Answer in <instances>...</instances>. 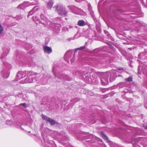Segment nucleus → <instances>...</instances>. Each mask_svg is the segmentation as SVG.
I'll list each match as a JSON object with an SVG mask.
<instances>
[{
	"instance_id": "1",
	"label": "nucleus",
	"mask_w": 147,
	"mask_h": 147,
	"mask_svg": "<svg viewBox=\"0 0 147 147\" xmlns=\"http://www.w3.org/2000/svg\"><path fill=\"white\" fill-rule=\"evenodd\" d=\"M27 75V77L24 80L23 83H31L37 80L34 78H35L36 76H39V74H37L33 71H20L18 72L16 76V79L17 81L20 80L22 78L25 77Z\"/></svg>"
},
{
	"instance_id": "2",
	"label": "nucleus",
	"mask_w": 147,
	"mask_h": 147,
	"mask_svg": "<svg viewBox=\"0 0 147 147\" xmlns=\"http://www.w3.org/2000/svg\"><path fill=\"white\" fill-rule=\"evenodd\" d=\"M102 77L101 81L102 84L103 85H107L108 83V78L109 77V80L110 82L114 80L117 77L116 71L112 70L110 71L106 72L101 74Z\"/></svg>"
},
{
	"instance_id": "3",
	"label": "nucleus",
	"mask_w": 147,
	"mask_h": 147,
	"mask_svg": "<svg viewBox=\"0 0 147 147\" xmlns=\"http://www.w3.org/2000/svg\"><path fill=\"white\" fill-rule=\"evenodd\" d=\"M40 18L43 22L41 21L36 16H33L32 18V19L36 24L39 23L41 24L42 25L47 28L50 25V24H51V22L48 20L43 14H42L40 15Z\"/></svg>"
},
{
	"instance_id": "4",
	"label": "nucleus",
	"mask_w": 147,
	"mask_h": 147,
	"mask_svg": "<svg viewBox=\"0 0 147 147\" xmlns=\"http://www.w3.org/2000/svg\"><path fill=\"white\" fill-rule=\"evenodd\" d=\"M67 7L71 11L75 14L85 16L86 13L82 10L78 8L75 6L73 5H69Z\"/></svg>"
},
{
	"instance_id": "5",
	"label": "nucleus",
	"mask_w": 147,
	"mask_h": 147,
	"mask_svg": "<svg viewBox=\"0 0 147 147\" xmlns=\"http://www.w3.org/2000/svg\"><path fill=\"white\" fill-rule=\"evenodd\" d=\"M55 10L59 15L62 16H65L68 13V11L66 10L65 7L61 5H58L54 7Z\"/></svg>"
},
{
	"instance_id": "6",
	"label": "nucleus",
	"mask_w": 147,
	"mask_h": 147,
	"mask_svg": "<svg viewBox=\"0 0 147 147\" xmlns=\"http://www.w3.org/2000/svg\"><path fill=\"white\" fill-rule=\"evenodd\" d=\"M51 30L56 32H59L61 29V26L59 24L57 25L56 24L51 22V24L48 27Z\"/></svg>"
},
{
	"instance_id": "7",
	"label": "nucleus",
	"mask_w": 147,
	"mask_h": 147,
	"mask_svg": "<svg viewBox=\"0 0 147 147\" xmlns=\"http://www.w3.org/2000/svg\"><path fill=\"white\" fill-rule=\"evenodd\" d=\"M72 54V52L71 51L68 50L65 54L64 58L65 61L67 63L69 62V59Z\"/></svg>"
},
{
	"instance_id": "8",
	"label": "nucleus",
	"mask_w": 147,
	"mask_h": 147,
	"mask_svg": "<svg viewBox=\"0 0 147 147\" xmlns=\"http://www.w3.org/2000/svg\"><path fill=\"white\" fill-rule=\"evenodd\" d=\"M58 75L59 76V79H58V80H57L58 82L60 81V80H61V79H64L65 80L68 81H70L71 80V78L67 75L60 74H58Z\"/></svg>"
},
{
	"instance_id": "9",
	"label": "nucleus",
	"mask_w": 147,
	"mask_h": 147,
	"mask_svg": "<svg viewBox=\"0 0 147 147\" xmlns=\"http://www.w3.org/2000/svg\"><path fill=\"white\" fill-rule=\"evenodd\" d=\"M42 118L44 120L47 121V122L50 123L51 125H53L55 124V122L54 121V120L45 115H43L42 117Z\"/></svg>"
},
{
	"instance_id": "10",
	"label": "nucleus",
	"mask_w": 147,
	"mask_h": 147,
	"mask_svg": "<svg viewBox=\"0 0 147 147\" xmlns=\"http://www.w3.org/2000/svg\"><path fill=\"white\" fill-rule=\"evenodd\" d=\"M9 50L8 48H6L4 50H3V53L1 56L0 57V59H2L5 57H6L9 52Z\"/></svg>"
},
{
	"instance_id": "11",
	"label": "nucleus",
	"mask_w": 147,
	"mask_h": 147,
	"mask_svg": "<svg viewBox=\"0 0 147 147\" xmlns=\"http://www.w3.org/2000/svg\"><path fill=\"white\" fill-rule=\"evenodd\" d=\"M43 50L45 53H47L48 54L51 53L52 52L51 48L48 46H44L43 47Z\"/></svg>"
},
{
	"instance_id": "12",
	"label": "nucleus",
	"mask_w": 147,
	"mask_h": 147,
	"mask_svg": "<svg viewBox=\"0 0 147 147\" xmlns=\"http://www.w3.org/2000/svg\"><path fill=\"white\" fill-rule=\"evenodd\" d=\"M22 45L27 50H29L32 47V46L31 44L28 43L26 42H24L22 43Z\"/></svg>"
},
{
	"instance_id": "13",
	"label": "nucleus",
	"mask_w": 147,
	"mask_h": 147,
	"mask_svg": "<svg viewBox=\"0 0 147 147\" xmlns=\"http://www.w3.org/2000/svg\"><path fill=\"white\" fill-rule=\"evenodd\" d=\"M87 24V23L82 20H79L77 23V25L80 26H83Z\"/></svg>"
},
{
	"instance_id": "14",
	"label": "nucleus",
	"mask_w": 147,
	"mask_h": 147,
	"mask_svg": "<svg viewBox=\"0 0 147 147\" xmlns=\"http://www.w3.org/2000/svg\"><path fill=\"white\" fill-rule=\"evenodd\" d=\"M59 67H57V65L53 66V73L55 77V78H57V74L56 73L57 70H58Z\"/></svg>"
},
{
	"instance_id": "15",
	"label": "nucleus",
	"mask_w": 147,
	"mask_h": 147,
	"mask_svg": "<svg viewBox=\"0 0 147 147\" xmlns=\"http://www.w3.org/2000/svg\"><path fill=\"white\" fill-rule=\"evenodd\" d=\"M53 4L52 0H50L48 1L47 4V7L48 9H51L53 6Z\"/></svg>"
},
{
	"instance_id": "16",
	"label": "nucleus",
	"mask_w": 147,
	"mask_h": 147,
	"mask_svg": "<svg viewBox=\"0 0 147 147\" xmlns=\"http://www.w3.org/2000/svg\"><path fill=\"white\" fill-rule=\"evenodd\" d=\"M44 141L46 146L47 145V146H48L49 147H50L51 145L50 144L51 143V142H53L52 141H49V140H44Z\"/></svg>"
},
{
	"instance_id": "17",
	"label": "nucleus",
	"mask_w": 147,
	"mask_h": 147,
	"mask_svg": "<svg viewBox=\"0 0 147 147\" xmlns=\"http://www.w3.org/2000/svg\"><path fill=\"white\" fill-rule=\"evenodd\" d=\"M36 7H34L33 9L28 13V17L29 16H31L34 13H35V11H34V10L35 9V8Z\"/></svg>"
},
{
	"instance_id": "18",
	"label": "nucleus",
	"mask_w": 147,
	"mask_h": 147,
	"mask_svg": "<svg viewBox=\"0 0 147 147\" xmlns=\"http://www.w3.org/2000/svg\"><path fill=\"white\" fill-rule=\"evenodd\" d=\"M136 141L135 142L132 141V145L134 147H138L139 146L138 145V142L137 140H136V139L135 140Z\"/></svg>"
},
{
	"instance_id": "19",
	"label": "nucleus",
	"mask_w": 147,
	"mask_h": 147,
	"mask_svg": "<svg viewBox=\"0 0 147 147\" xmlns=\"http://www.w3.org/2000/svg\"><path fill=\"white\" fill-rule=\"evenodd\" d=\"M3 64L6 66L7 69H10L11 67V65L8 63H7L6 64H5V63H3Z\"/></svg>"
},
{
	"instance_id": "20",
	"label": "nucleus",
	"mask_w": 147,
	"mask_h": 147,
	"mask_svg": "<svg viewBox=\"0 0 147 147\" xmlns=\"http://www.w3.org/2000/svg\"><path fill=\"white\" fill-rule=\"evenodd\" d=\"M9 73L8 71H7V73L5 74L3 76V77L5 78H7L9 77Z\"/></svg>"
},
{
	"instance_id": "21",
	"label": "nucleus",
	"mask_w": 147,
	"mask_h": 147,
	"mask_svg": "<svg viewBox=\"0 0 147 147\" xmlns=\"http://www.w3.org/2000/svg\"><path fill=\"white\" fill-rule=\"evenodd\" d=\"M6 123L8 125L12 126L13 122L11 120H8L6 121Z\"/></svg>"
},
{
	"instance_id": "22",
	"label": "nucleus",
	"mask_w": 147,
	"mask_h": 147,
	"mask_svg": "<svg viewBox=\"0 0 147 147\" xmlns=\"http://www.w3.org/2000/svg\"><path fill=\"white\" fill-rule=\"evenodd\" d=\"M85 47V46H83L81 47H80L77 48L75 49V53H76V52H77V51L78 50H82L84 49Z\"/></svg>"
},
{
	"instance_id": "23",
	"label": "nucleus",
	"mask_w": 147,
	"mask_h": 147,
	"mask_svg": "<svg viewBox=\"0 0 147 147\" xmlns=\"http://www.w3.org/2000/svg\"><path fill=\"white\" fill-rule=\"evenodd\" d=\"M88 9L89 10V11L90 13V14L92 16L93 15V13L92 10V7H88Z\"/></svg>"
},
{
	"instance_id": "24",
	"label": "nucleus",
	"mask_w": 147,
	"mask_h": 147,
	"mask_svg": "<svg viewBox=\"0 0 147 147\" xmlns=\"http://www.w3.org/2000/svg\"><path fill=\"white\" fill-rule=\"evenodd\" d=\"M126 80L127 81L131 82L132 81V78L131 77H129L128 78L126 79Z\"/></svg>"
},
{
	"instance_id": "25",
	"label": "nucleus",
	"mask_w": 147,
	"mask_h": 147,
	"mask_svg": "<svg viewBox=\"0 0 147 147\" xmlns=\"http://www.w3.org/2000/svg\"><path fill=\"white\" fill-rule=\"evenodd\" d=\"M144 53H140L138 55V56L139 57V58L140 59H142V57H141L142 56H143L144 55Z\"/></svg>"
},
{
	"instance_id": "26",
	"label": "nucleus",
	"mask_w": 147,
	"mask_h": 147,
	"mask_svg": "<svg viewBox=\"0 0 147 147\" xmlns=\"http://www.w3.org/2000/svg\"><path fill=\"white\" fill-rule=\"evenodd\" d=\"M78 100V99L77 98H75L74 99L72 100L71 101V102H74V103H75L76 102H77Z\"/></svg>"
},
{
	"instance_id": "27",
	"label": "nucleus",
	"mask_w": 147,
	"mask_h": 147,
	"mask_svg": "<svg viewBox=\"0 0 147 147\" xmlns=\"http://www.w3.org/2000/svg\"><path fill=\"white\" fill-rule=\"evenodd\" d=\"M17 18L18 20L21 19L22 18V16L21 15H18L17 16Z\"/></svg>"
},
{
	"instance_id": "28",
	"label": "nucleus",
	"mask_w": 147,
	"mask_h": 147,
	"mask_svg": "<svg viewBox=\"0 0 147 147\" xmlns=\"http://www.w3.org/2000/svg\"><path fill=\"white\" fill-rule=\"evenodd\" d=\"M102 136H103V138L104 139L106 140H108V139L107 136L105 134H103Z\"/></svg>"
},
{
	"instance_id": "29",
	"label": "nucleus",
	"mask_w": 147,
	"mask_h": 147,
	"mask_svg": "<svg viewBox=\"0 0 147 147\" xmlns=\"http://www.w3.org/2000/svg\"><path fill=\"white\" fill-rule=\"evenodd\" d=\"M3 30V29L2 26L0 24V34L1 33Z\"/></svg>"
},
{
	"instance_id": "30",
	"label": "nucleus",
	"mask_w": 147,
	"mask_h": 147,
	"mask_svg": "<svg viewBox=\"0 0 147 147\" xmlns=\"http://www.w3.org/2000/svg\"><path fill=\"white\" fill-rule=\"evenodd\" d=\"M104 32H105V34L107 36H110V34H109V32L107 31L106 30H105Z\"/></svg>"
},
{
	"instance_id": "31",
	"label": "nucleus",
	"mask_w": 147,
	"mask_h": 147,
	"mask_svg": "<svg viewBox=\"0 0 147 147\" xmlns=\"http://www.w3.org/2000/svg\"><path fill=\"white\" fill-rule=\"evenodd\" d=\"M21 125V124L19 122H18L16 124H15V125L16 126V127H18V126H20Z\"/></svg>"
},
{
	"instance_id": "32",
	"label": "nucleus",
	"mask_w": 147,
	"mask_h": 147,
	"mask_svg": "<svg viewBox=\"0 0 147 147\" xmlns=\"http://www.w3.org/2000/svg\"><path fill=\"white\" fill-rule=\"evenodd\" d=\"M20 106H24V107H26V104L25 103H21L19 105Z\"/></svg>"
},
{
	"instance_id": "33",
	"label": "nucleus",
	"mask_w": 147,
	"mask_h": 147,
	"mask_svg": "<svg viewBox=\"0 0 147 147\" xmlns=\"http://www.w3.org/2000/svg\"><path fill=\"white\" fill-rule=\"evenodd\" d=\"M74 59H75L74 57V56H73V58L70 59L71 63H73L74 62Z\"/></svg>"
},
{
	"instance_id": "34",
	"label": "nucleus",
	"mask_w": 147,
	"mask_h": 147,
	"mask_svg": "<svg viewBox=\"0 0 147 147\" xmlns=\"http://www.w3.org/2000/svg\"><path fill=\"white\" fill-rule=\"evenodd\" d=\"M48 107H47L46 108V109L47 110H49L50 109H51V108H50V106L49 105H48Z\"/></svg>"
},
{
	"instance_id": "35",
	"label": "nucleus",
	"mask_w": 147,
	"mask_h": 147,
	"mask_svg": "<svg viewBox=\"0 0 147 147\" xmlns=\"http://www.w3.org/2000/svg\"><path fill=\"white\" fill-rule=\"evenodd\" d=\"M138 67L140 69V68L141 67H143L142 65V64L140 63H139V65Z\"/></svg>"
},
{
	"instance_id": "36",
	"label": "nucleus",
	"mask_w": 147,
	"mask_h": 147,
	"mask_svg": "<svg viewBox=\"0 0 147 147\" xmlns=\"http://www.w3.org/2000/svg\"><path fill=\"white\" fill-rule=\"evenodd\" d=\"M77 35V34H75L73 38V39H74L75 38H77V37H76V36Z\"/></svg>"
},
{
	"instance_id": "37",
	"label": "nucleus",
	"mask_w": 147,
	"mask_h": 147,
	"mask_svg": "<svg viewBox=\"0 0 147 147\" xmlns=\"http://www.w3.org/2000/svg\"><path fill=\"white\" fill-rule=\"evenodd\" d=\"M118 70H123V67L119 68L118 69Z\"/></svg>"
},
{
	"instance_id": "38",
	"label": "nucleus",
	"mask_w": 147,
	"mask_h": 147,
	"mask_svg": "<svg viewBox=\"0 0 147 147\" xmlns=\"http://www.w3.org/2000/svg\"><path fill=\"white\" fill-rule=\"evenodd\" d=\"M1 97L0 96V101H2L3 99L2 98H1Z\"/></svg>"
},
{
	"instance_id": "39",
	"label": "nucleus",
	"mask_w": 147,
	"mask_h": 147,
	"mask_svg": "<svg viewBox=\"0 0 147 147\" xmlns=\"http://www.w3.org/2000/svg\"><path fill=\"white\" fill-rule=\"evenodd\" d=\"M64 29H66L67 31L68 30V29L67 28H64Z\"/></svg>"
},
{
	"instance_id": "40",
	"label": "nucleus",
	"mask_w": 147,
	"mask_h": 147,
	"mask_svg": "<svg viewBox=\"0 0 147 147\" xmlns=\"http://www.w3.org/2000/svg\"><path fill=\"white\" fill-rule=\"evenodd\" d=\"M144 128L146 129H147V125H146V126L144 127Z\"/></svg>"
},
{
	"instance_id": "41",
	"label": "nucleus",
	"mask_w": 147,
	"mask_h": 147,
	"mask_svg": "<svg viewBox=\"0 0 147 147\" xmlns=\"http://www.w3.org/2000/svg\"><path fill=\"white\" fill-rule=\"evenodd\" d=\"M17 1V0H12V1L13 2H15Z\"/></svg>"
},
{
	"instance_id": "42",
	"label": "nucleus",
	"mask_w": 147,
	"mask_h": 147,
	"mask_svg": "<svg viewBox=\"0 0 147 147\" xmlns=\"http://www.w3.org/2000/svg\"><path fill=\"white\" fill-rule=\"evenodd\" d=\"M69 28H72V26H69Z\"/></svg>"
},
{
	"instance_id": "43",
	"label": "nucleus",
	"mask_w": 147,
	"mask_h": 147,
	"mask_svg": "<svg viewBox=\"0 0 147 147\" xmlns=\"http://www.w3.org/2000/svg\"><path fill=\"white\" fill-rule=\"evenodd\" d=\"M46 39L48 41H49V39L48 38H46Z\"/></svg>"
},
{
	"instance_id": "44",
	"label": "nucleus",
	"mask_w": 147,
	"mask_h": 147,
	"mask_svg": "<svg viewBox=\"0 0 147 147\" xmlns=\"http://www.w3.org/2000/svg\"><path fill=\"white\" fill-rule=\"evenodd\" d=\"M91 26V25L90 24H89V25H88V26L89 27H90V26Z\"/></svg>"
},
{
	"instance_id": "45",
	"label": "nucleus",
	"mask_w": 147,
	"mask_h": 147,
	"mask_svg": "<svg viewBox=\"0 0 147 147\" xmlns=\"http://www.w3.org/2000/svg\"><path fill=\"white\" fill-rule=\"evenodd\" d=\"M33 136H37V135H34H34H33Z\"/></svg>"
},
{
	"instance_id": "46",
	"label": "nucleus",
	"mask_w": 147,
	"mask_h": 147,
	"mask_svg": "<svg viewBox=\"0 0 147 147\" xmlns=\"http://www.w3.org/2000/svg\"><path fill=\"white\" fill-rule=\"evenodd\" d=\"M21 128H22V129H23L22 128V127H21Z\"/></svg>"
},
{
	"instance_id": "47",
	"label": "nucleus",
	"mask_w": 147,
	"mask_h": 147,
	"mask_svg": "<svg viewBox=\"0 0 147 147\" xmlns=\"http://www.w3.org/2000/svg\"><path fill=\"white\" fill-rule=\"evenodd\" d=\"M57 78H58V77H57Z\"/></svg>"
},
{
	"instance_id": "48",
	"label": "nucleus",
	"mask_w": 147,
	"mask_h": 147,
	"mask_svg": "<svg viewBox=\"0 0 147 147\" xmlns=\"http://www.w3.org/2000/svg\"><path fill=\"white\" fill-rule=\"evenodd\" d=\"M93 95V94H92L91 95H92V96Z\"/></svg>"
},
{
	"instance_id": "49",
	"label": "nucleus",
	"mask_w": 147,
	"mask_h": 147,
	"mask_svg": "<svg viewBox=\"0 0 147 147\" xmlns=\"http://www.w3.org/2000/svg\"><path fill=\"white\" fill-rule=\"evenodd\" d=\"M101 1V0H100V1Z\"/></svg>"
}]
</instances>
